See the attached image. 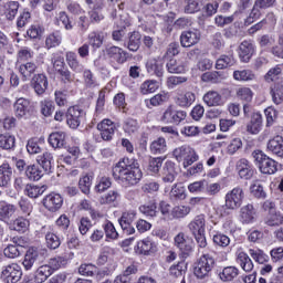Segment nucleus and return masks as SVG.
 Returning <instances> with one entry per match:
<instances>
[{
    "mask_svg": "<svg viewBox=\"0 0 283 283\" xmlns=\"http://www.w3.org/2000/svg\"><path fill=\"white\" fill-rule=\"evenodd\" d=\"M113 178L125 187H134L140 182L143 171L136 159L125 157L113 167Z\"/></svg>",
    "mask_w": 283,
    "mask_h": 283,
    "instance_id": "nucleus-1",
    "label": "nucleus"
},
{
    "mask_svg": "<svg viewBox=\"0 0 283 283\" xmlns=\"http://www.w3.org/2000/svg\"><path fill=\"white\" fill-rule=\"evenodd\" d=\"M214 266L216 259H213L211 254H203L193 264V275H196L198 280H205L209 277Z\"/></svg>",
    "mask_w": 283,
    "mask_h": 283,
    "instance_id": "nucleus-2",
    "label": "nucleus"
},
{
    "mask_svg": "<svg viewBox=\"0 0 283 283\" xmlns=\"http://www.w3.org/2000/svg\"><path fill=\"white\" fill-rule=\"evenodd\" d=\"M252 157L261 174L271 176L277 171V161L266 156L262 150H254Z\"/></svg>",
    "mask_w": 283,
    "mask_h": 283,
    "instance_id": "nucleus-3",
    "label": "nucleus"
},
{
    "mask_svg": "<svg viewBox=\"0 0 283 283\" xmlns=\"http://www.w3.org/2000/svg\"><path fill=\"white\" fill-rule=\"evenodd\" d=\"M224 200L226 203L223 206V212L221 216H229L231 211H235V209H240V207H242V201L244 200V190L237 187L226 195Z\"/></svg>",
    "mask_w": 283,
    "mask_h": 283,
    "instance_id": "nucleus-4",
    "label": "nucleus"
},
{
    "mask_svg": "<svg viewBox=\"0 0 283 283\" xmlns=\"http://www.w3.org/2000/svg\"><path fill=\"white\" fill-rule=\"evenodd\" d=\"M237 263L239 266L244 271V273H251L245 276H242V280L244 283H255L258 280V272L253 271L255 269V265L253 264V261L247 254V252H239L237 255Z\"/></svg>",
    "mask_w": 283,
    "mask_h": 283,
    "instance_id": "nucleus-5",
    "label": "nucleus"
},
{
    "mask_svg": "<svg viewBox=\"0 0 283 283\" xmlns=\"http://www.w3.org/2000/svg\"><path fill=\"white\" fill-rule=\"evenodd\" d=\"M172 154L178 163H184L185 169H187V167H191L193 163L198 161V154H196V150L189 145L176 148Z\"/></svg>",
    "mask_w": 283,
    "mask_h": 283,
    "instance_id": "nucleus-6",
    "label": "nucleus"
},
{
    "mask_svg": "<svg viewBox=\"0 0 283 283\" xmlns=\"http://www.w3.org/2000/svg\"><path fill=\"white\" fill-rule=\"evenodd\" d=\"M23 276V270L18 263H10L1 268L0 279L4 283H17Z\"/></svg>",
    "mask_w": 283,
    "mask_h": 283,
    "instance_id": "nucleus-7",
    "label": "nucleus"
},
{
    "mask_svg": "<svg viewBox=\"0 0 283 283\" xmlns=\"http://www.w3.org/2000/svg\"><path fill=\"white\" fill-rule=\"evenodd\" d=\"M44 260L45 255L43 254V250L38 248H29L22 264L25 271H31L33 266H39V264L43 263Z\"/></svg>",
    "mask_w": 283,
    "mask_h": 283,
    "instance_id": "nucleus-8",
    "label": "nucleus"
},
{
    "mask_svg": "<svg viewBox=\"0 0 283 283\" xmlns=\"http://www.w3.org/2000/svg\"><path fill=\"white\" fill-rule=\"evenodd\" d=\"M185 118H187V112L177 109L174 105L168 106L161 116L163 123L167 125H180Z\"/></svg>",
    "mask_w": 283,
    "mask_h": 283,
    "instance_id": "nucleus-9",
    "label": "nucleus"
},
{
    "mask_svg": "<svg viewBox=\"0 0 283 283\" xmlns=\"http://www.w3.org/2000/svg\"><path fill=\"white\" fill-rule=\"evenodd\" d=\"M85 118V111L81 106H71L66 112V124L71 129H78Z\"/></svg>",
    "mask_w": 283,
    "mask_h": 283,
    "instance_id": "nucleus-10",
    "label": "nucleus"
},
{
    "mask_svg": "<svg viewBox=\"0 0 283 283\" xmlns=\"http://www.w3.org/2000/svg\"><path fill=\"white\" fill-rule=\"evenodd\" d=\"M97 129L102 139L109 142L114 138V134L116 133V124H114V122L111 119H104L97 124Z\"/></svg>",
    "mask_w": 283,
    "mask_h": 283,
    "instance_id": "nucleus-11",
    "label": "nucleus"
},
{
    "mask_svg": "<svg viewBox=\"0 0 283 283\" xmlns=\"http://www.w3.org/2000/svg\"><path fill=\"white\" fill-rule=\"evenodd\" d=\"M200 31L196 29L184 31L180 35L181 48H193L200 43Z\"/></svg>",
    "mask_w": 283,
    "mask_h": 283,
    "instance_id": "nucleus-12",
    "label": "nucleus"
},
{
    "mask_svg": "<svg viewBox=\"0 0 283 283\" xmlns=\"http://www.w3.org/2000/svg\"><path fill=\"white\" fill-rule=\"evenodd\" d=\"M146 70L150 76L163 78L165 76V62L160 59H150L146 62Z\"/></svg>",
    "mask_w": 283,
    "mask_h": 283,
    "instance_id": "nucleus-13",
    "label": "nucleus"
},
{
    "mask_svg": "<svg viewBox=\"0 0 283 283\" xmlns=\"http://www.w3.org/2000/svg\"><path fill=\"white\" fill-rule=\"evenodd\" d=\"M43 206L49 211H59L63 207V197L59 193H50L43 199Z\"/></svg>",
    "mask_w": 283,
    "mask_h": 283,
    "instance_id": "nucleus-14",
    "label": "nucleus"
},
{
    "mask_svg": "<svg viewBox=\"0 0 283 283\" xmlns=\"http://www.w3.org/2000/svg\"><path fill=\"white\" fill-rule=\"evenodd\" d=\"M237 171L240 178H244V180H251L253 178V165L244 158L237 163Z\"/></svg>",
    "mask_w": 283,
    "mask_h": 283,
    "instance_id": "nucleus-15",
    "label": "nucleus"
},
{
    "mask_svg": "<svg viewBox=\"0 0 283 283\" xmlns=\"http://www.w3.org/2000/svg\"><path fill=\"white\" fill-rule=\"evenodd\" d=\"M106 54L109 59H113V61H116V63H119L120 65H123V63H126L128 59L127 51L118 46L106 48Z\"/></svg>",
    "mask_w": 283,
    "mask_h": 283,
    "instance_id": "nucleus-16",
    "label": "nucleus"
},
{
    "mask_svg": "<svg viewBox=\"0 0 283 283\" xmlns=\"http://www.w3.org/2000/svg\"><path fill=\"white\" fill-rule=\"evenodd\" d=\"M254 52H255V46L253 45V42L249 40L243 41L239 46V56L242 63H249Z\"/></svg>",
    "mask_w": 283,
    "mask_h": 283,
    "instance_id": "nucleus-17",
    "label": "nucleus"
},
{
    "mask_svg": "<svg viewBox=\"0 0 283 283\" xmlns=\"http://www.w3.org/2000/svg\"><path fill=\"white\" fill-rule=\"evenodd\" d=\"M175 247L179 249L184 258H187L192 251L191 242L185 238V233L180 232L175 237Z\"/></svg>",
    "mask_w": 283,
    "mask_h": 283,
    "instance_id": "nucleus-18",
    "label": "nucleus"
},
{
    "mask_svg": "<svg viewBox=\"0 0 283 283\" xmlns=\"http://www.w3.org/2000/svg\"><path fill=\"white\" fill-rule=\"evenodd\" d=\"M31 85L38 96L45 94V90H48V76L45 74L34 75L31 80Z\"/></svg>",
    "mask_w": 283,
    "mask_h": 283,
    "instance_id": "nucleus-19",
    "label": "nucleus"
},
{
    "mask_svg": "<svg viewBox=\"0 0 283 283\" xmlns=\"http://www.w3.org/2000/svg\"><path fill=\"white\" fill-rule=\"evenodd\" d=\"M268 151H271L274 156H279V158H283V137L276 135L270 139L268 142Z\"/></svg>",
    "mask_w": 283,
    "mask_h": 283,
    "instance_id": "nucleus-20",
    "label": "nucleus"
},
{
    "mask_svg": "<svg viewBox=\"0 0 283 283\" xmlns=\"http://www.w3.org/2000/svg\"><path fill=\"white\" fill-rule=\"evenodd\" d=\"M17 213V206L8 203L6 201H0V221L10 222L12 216Z\"/></svg>",
    "mask_w": 283,
    "mask_h": 283,
    "instance_id": "nucleus-21",
    "label": "nucleus"
},
{
    "mask_svg": "<svg viewBox=\"0 0 283 283\" xmlns=\"http://www.w3.org/2000/svg\"><path fill=\"white\" fill-rule=\"evenodd\" d=\"M163 182L171 184L176 180V164L166 161L161 170Z\"/></svg>",
    "mask_w": 283,
    "mask_h": 283,
    "instance_id": "nucleus-22",
    "label": "nucleus"
},
{
    "mask_svg": "<svg viewBox=\"0 0 283 283\" xmlns=\"http://www.w3.org/2000/svg\"><path fill=\"white\" fill-rule=\"evenodd\" d=\"M203 103H206L208 107H220V105H222V95L217 91H208L203 95Z\"/></svg>",
    "mask_w": 283,
    "mask_h": 283,
    "instance_id": "nucleus-23",
    "label": "nucleus"
},
{
    "mask_svg": "<svg viewBox=\"0 0 283 283\" xmlns=\"http://www.w3.org/2000/svg\"><path fill=\"white\" fill-rule=\"evenodd\" d=\"M14 112L18 118H23L30 112V99L20 97L14 103Z\"/></svg>",
    "mask_w": 283,
    "mask_h": 283,
    "instance_id": "nucleus-24",
    "label": "nucleus"
},
{
    "mask_svg": "<svg viewBox=\"0 0 283 283\" xmlns=\"http://www.w3.org/2000/svg\"><path fill=\"white\" fill-rule=\"evenodd\" d=\"M262 130V114L254 113L251 116V120L247 126V132L249 134H260Z\"/></svg>",
    "mask_w": 283,
    "mask_h": 283,
    "instance_id": "nucleus-25",
    "label": "nucleus"
},
{
    "mask_svg": "<svg viewBox=\"0 0 283 283\" xmlns=\"http://www.w3.org/2000/svg\"><path fill=\"white\" fill-rule=\"evenodd\" d=\"M137 249L142 255H151V253H156L158 251V248L156 247V243H154L149 239H144L137 243Z\"/></svg>",
    "mask_w": 283,
    "mask_h": 283,
    "instance_id": "nucleus-26",
    "label": "nucleus"
},
{
    "mask_svg": "<svg viewBox=\"0 0 283 283\" xmlns=\"http://www.w3.org/2000/svg\"><path fill=\"white\" fill-rule=\"evenodd\" d=\"M52 268L50 265L44 264L36 269L34 273V282L35 283H43L48 282V279L52 275Z\"/></svg>",
    "mask_w": 283,
    "mask_h": 283,
    "instance_id": "nucleus-27",
    "label": "nucleus"
},
{
    "mask_svg": "<svg viewBox=\"0 0 283 283\" xmlns=\"http://www.w3.org/2000/svg\"><path fill=\"white\" fill-rule=\"evenodd\" d=\"M12 180V167L10 164H2L0 166V187H8Z\"/></svg>",
    "mask_w": 283,
    "mask_h": 283,
    "instance_id": "nucleus-28",
    "label": "nucleus"
},
{
    "mask_svg": "<svg viewBox=\"0 0 283 283\" xmlns=\"http://www.w3.org/2000/svg\"><path fill=\"white\" fill-rule=\"evenodd\" d=\"M36 161L39 165H41L46 174H50L52 171V163H54V156H52V153L50 151H44L42 155L38 156Z\"/></svg>",
    "mask_w": 283,
    "mask_h": 283,
    "instance_id": "nucleus-29",
    "label": "nucleus"
},
{
    "mask_svg": "<svg viewBox=\"0 0 283 283\" xmlns=\"http://www.w3.org/2000/svg\"><path fill=\"white\" fill-rule=\"evenodd\" d=\"M19 1H8L3 4V14L8 21H13L19 12Z\"/></svg>",
    "mask_w": 283,
    "mask_h": 283,
    "instance_id": "nucleus-30",
    "label": "nucleus"
},
{
    "mask_svg": "<svg viewBox=\"0 0 283 283\" xmlns=\"http://www.w3.org/2000/svg\"><path fill=\"white\" fill-rule=\"evenodd\" d=\"M235 56L233 53H230L228 55H221L217 62H216V69L217 70H227V67H233L235 65Z\"/></svg>",
    "mask_w": 283,
    "mask_h": 283,
    "instance_id": "nucleus-31",
    "label": "nucleus"
},
{
    "mask_svg": "<svg viewBox=\"0 0 283 283\" xmlns=\"http://www.w3.org/2000/svg\"><path fill=\"white\" fill-rule=\"evenodd\" d=\"M66 63L73 72H76L77 74H81L83 72L84 67L83 64L78 61V56L74 52H67L66 53Z\"/></svg>",
    "mask_w": 283,
    "mask_h": 283,
    "instance_id": "nucleus-32",
    "label": "nucleus"
},
{
    "mask_svg": "<svg viewBox=\"0 0 283 283\" xmlns=\"http://www.w3.org/2000/svg\"><path fill=\"white\" fill-rule=\"evenodd\" d=\"M24 176H27L28 180L38 181L43 178V170L39 165H29L25 168Z\"/></svg>",
    "mask_w": 283,
    "mask_h": 283,
    "instance_id": "nucleus-33",
    "label": "nucleus"
},
{
    "mask_svg": "<svg viewBox=\"0 0 283 283\" xmlns=\"http://www.w3.org/2000/svg\"><path fill=\"white\" fill-rule=\"evenodd\" d=\"M17 145V137L10 133L0 134V149H14Z\"/></svg>",
    "mask_w": 283,
    "mask_h": 283,
    "instance_id": "nucleus-34",
    "label": "nucleus"
},
{
    "mask_svg": "<svg viewBox=\"0 0 283 283\" xmlns=\"http://www.w3.org/2000/svg\"><path fill=\"white\" fill-rule=\"evenodd\" d=\"M49 143L51 147L54 149H61V147H65V133L64 132H55L49 136Z\"/></svg>",
    "mask_w": 283,
    "mask_h": 283,
    "instance_id": "nucleus-35",
    "label": "nucleus"
},
{
    "mask_svg": "<svg viewBox=\"0 0 283 283\" xmlns=\"http://www.w3.org/2000/svg\"><path fill=\"white\" fill-rule=\"evenodd\" d=\"M238 275H240V270L238 268L226 266L219 274V277L222 282H233Z\"/></svg>",
    "mask_w": 283,
    "mask_h": 283,
    "instance_id": "nucleus-36",
    "label": "nucleus"
},
{
    "mask_svg": "<svg viewBox=\"0 0 283 283\" xmlns=\"http://www.w3.org/2000/svg\"><path fill=\"white\" fill-rule=\"evenodd\" d=\"M48 190V186H36L32 184H28L24 188V193L29 198H39V196H43Z\"/></svg>",
    "mask_w": 283,
    "mask_h": 283,
    "instance_id": "nucleus-37",
    "label": "nucleus"
},
{
    "mask_svg": "<svg viewBox=\"0 0 283 283\" xmlns=\"http://www.w3.org/2000/svg\"><path fill=\"white\" fill-rule=\"evenodd\" d=\"M166 67L170 74H184L187 71V65L180 60H169Z\"/></svg>",
    "mask_w": 283,
    "mask_h": 283,
    "instance_id": "nucleus-38",
    "label": "nucleus"
},
{
    "mask_svg": "<svg viewBox=\"0 0 283 283\" xmlns=\"http://www.w3.org/2000/svg\"><path fill=\"white\" fill-rule=\"evenodd\" d=\"M19 72L22 76V81L32 78V74L36 72V64L34 62H27L19 66Z\"/></svg>",
    "mask_w": 283,
    "mask_h": 283,
    "instance_id": "nucleus-39",
    "label": "nucleus"
},
{
    "mask_svg": "<svg viewBox=\"0 0 283 283\" xmlns=\"http://www.w3.org/2000/svg\"><path fill=\"white\" fill-rule=\"evenodd\" d=\"M205 227H206V221L203 216L196 217L195 220L191 221L188 226L192 235H196L198 233H205Z\"/></svg>",
    "mask_w": 283,
    "mask_h": 283,
    "instance_id": "nucleus-40",
    "label": "nucleus"
},
{
    "mask_svg": "<svg viewBox=\"0 0 283 283\" xmlns=\"http://www.w3.org/2000/svg\"><path fill=\"white\" fill-rule=\"evenodd\" d=\"M140 32L133 31L132 33H129L127 49L130 52H138V50H140Z\"/></svg>",
    "mask_w": 283,
    "mask_h": 283,
    "instance_id": "nucleus-41",
    "label": "nucleus"
},
{
    "mask_svg": "<svg viewBox=\"0 0 283 283\" xmlns=\"http://www.w3.org/2000/svg\"><path fill=\"white\" fill-rule=\"evenodd\" d=\"M195 102L196 94H193L192 92L181 94L176 99V104L179 105V107H191V105H193Z\"/></svg>",
    "mask_w": 283,
    "mask_h": 283,
    "instance_id": "nucleus-42",
    "label": "nucleus"
},
{
    "mask_svg": "<svg viewBox=\"0 0 283 283\" xmlns=\"http://www.w3.org/2000/svg\"><path fill=\"white\" fill-rule=\"evenodd\" d=\"M94 180V177L92 175H83L78 180V189L84 193L85 196H90V191L92 189V181Z\"/></svg>",
    "mask_w": 283,
    "mask_h": 283,
    "instance_id": "nucleus-43",
    "label": "nucleus"
},
{
    "mask_svg": "<svg viewBox=\"0 0 283 283\" xmlns=\"http://www.w3.org/2000/svg\"><path fill=\"white\" fill-rule=\"evenodd\" d=\"M30 228V221L23 217L17 218L10 226L12 231H18V233H25Z\"/></svg>",
    "mask_w": 283,
    "mask_h": 283,
    "instance_id": "nucleus-44",
    "label": "nucleus"
},
{
    "mask_svg": "<svg viewBox=\"0 0 283 283\" xmlns=\"http://www.w3.org/2000/svg\"><path fill=\"white\" fill-rule=\"evenodd\" d=\"M19 239L13 238V244H8L4 250V256L9 258L10 260H14L15 258H19L21 255V250H19Z\"/></svg>",
    "mask_w": 283,
    "mask_h": 283,
    "instance_id": "nucleus-45",
    "label": "nucleus"
},
{
    "mask_svg": "<svg viewBox=\"0 0 283 283\" xmlns=\"http://www.w3.org/2000/svg\"><path fill=\"white\" fill-rule=\"evenodd\" d=\"M241 220L245 224H249L255 220V208H253V205H247L241 208Z\"/></svg>",
    "mask_w": 283,
    "mask_h": 283,
    "instance_id": "nucleus-46",
    "label": "nucleus"
},
{
    "mask_svg": "<svg viewBox=\"0 0 283 283\" xmlns=\"http://www.w3.org/2000/svg\"><path fill=\"white\" fill-rule=\"evenodd\" d=\"M169 101V94L167 93H158L153 96L150 99H146L145 103L147 107H158L163 105V103H167Z\"/></svg>",
    "mask_w": 283,
    "mask_h": 283,
    "instance_id": "nucleus-47",
    "label": "nucleus"
},
{
    "mask_svg": "<svg viewBox=\"0 0 283 283\" xmlns=\"http://www.w3.org/2000/svg\"><path fill=\"white\" fill-rule=\"evenodd\" d=\"M185 3L184 12L186 14H196V12H200L202 7V0H185Z\"/></svg>",
    "mask_w": 283,
    "mask_h": 283,
    "instance_id": "nucleus-48",
    "label": "nucleus"
},
{
    "mask_svg": "<svg viewBox=\"0 0 283 283\" xmlns=\"http://www.w3.org/2000/svg\"><path fill=\"white\" fill-rule=\"evenodd\" d=\"M272 101L275 105H282L283 103V84L276 83L271 88Z\"/></svg>",
    "mask_w": 283,
    "mask_h": 283,
    "instance_id": "nucleus-49",
    "label": "nucleus"
},
{
    "mask_svg": "<svg viewBox=\"0 0 283 283\" xmlns=\"http://www.w3.org/2000/svg\"><path fill=\"white\" fill-rule=\"evenodd\" d=\"M151 154H165L167 151V140L159 137L150 144Z\"/></svg>",
    "mask_w": 283,
    "mask_h": 283,
    "instance_id": "nucleus-50",
    "label": "nucleus"
},
{
    "mask_svg": "<svg viewBox=\"0 0 283 283\" xmlns=\"http://www.w3.org/2000/svg\"><path fill=\"white\" fill-rule=\"evenodd\" d=\"M233 78L243 82L255 81V73L251 70L234 71Z\"/></svg>",
    "mask_w": 283,
    "mask_h": 283,
    "instance_id": "nucleus-51",
    "label": "nucleus"
},
{
    "mask_svg": "<svg viewBox=\"0 0 283 283\" xmlns=\"http://www.w3.org/2000/svg\"><path fill=\"white\" fill-rule=\"evenodd\" d=\"M105 40V33L103 32H92L88 34V43L94 50H98L101 45H103V41Z\"/></svg>",
    "mask_w": 283,
    "mask_h": 283,
    "instance_id": "nucleus-52",
    "label": "nucleus"
},
{
    "mask_svg": "<svg viewBox=\"0 0 283 283\" xmlns=\"http://www.w3.org/2000/svg\"><path fill=\"white\" fill-rule=\"evenodd\" d=\"M265 224H268V227H280V224H283L282 213L270 211L269 216L265 219Z\"/></svg>",
    "mask_w": 283,
    "mask_h": 283,
    "instance_id": "nucleus-53",
    "label": "nucleus"
},
{
    "mask_svg": "<svg viewBox=\"0 0 283 283\" xmlns=\"http://www.w3.org/2000/svg\"><path fill=\"white\" fill-rule=\"evenodd\" d=\"M61 41H63V38L61 36V32L56 31V32L48 35V38L45 40V46L49 50L52 48H56V46L61 45Z\"/></svg>",
    "mask_w": 283,
    "mask_h": 283,
    "instance_id": "nucleus-54",
    "label": "nucleus"
},
{
    "mask_svg": "<svg viewBox=\"0 0 283 283\" xmlns=\"http://www.w3.org/2000/svg\"><path fill=\"white\" fill-rule=\"evenodd\" d=\"M249 253L254 262H258V264H264V262H269V255H266V253L260 249H250Z\"/></svg>",
    "mask_w": 283,
    "mask_h": 283,
    "instance_id": "nucleus-55",
    "label": "nucleus"
},
{
    "mask_svg": "<svg viewBox=\"0 0 283 283\" xmlns=\"http://www.w3.org/2000/svg\"><path fill=\"white\" fill-rule=\"evenodd\" d=\"M120 198V192L118 190H111L106 195L102 196L99 199L101 205H112Z\"/></svg>",
    "mask_w": 283,
    "mask_h": 283,
    "instance_id": "nucleus-56",
    "label": "nucleus"
},
{
    "mask_svg": "<svg viewBox=\"0 0 283 283\" xmlns=\"http://www.w3.org/2000/svg\"><path fill=\"white\" fill-rule=\"evenodd\" d=\"M140 213L144 216H148L149 218H156L158 216V207H156L155 202H150L139 207Z\"/></svg>",
    "mask_w": 283,
    "mask_h": 283,
    "instance_id": "nucleus-57",
    "label": "nucleus"
},
{
    "mask_svg": "<svg viewBox=\"0 0 283 283\" xmlns=\"http://www.w3.org/2000/svg\"><path fill=\"white\" fill-rule=\"evenodd\" d=\"M158 90V82L154 80H147L140 85V93L142 94H154Z\"/></svg>",
    "mask_w": 283,
    "mask_h": 283,
    "instance_id": "nucleus-58",
    "label": "nucleus"
},
{
    "mask_svg": "<svg viewBox=\"0 0 283 283\" xmlns=\"http://www.w3.org/2000/svg\"><path fill=\"white\" fill-rule=\"evenodd\" d=\"M191 213V208L189 206H176L171 210L172 218H176L177 220L180 218H186V216H189Z\"/></svg>",
    "mask_w": 283,
    "mask_h": 283,
    "instance_id": "nucleus-59",
    "label": "nucleus"
},
{
    "mask_svg": "<svg viewBox=\"0 0 283 283\" xmlns=\"http://www.w3.org/2000/svg\"><path fill=\"white\" fill-rule=\"evenodd\" d=\"M45 240H46V247L49 249H59L61 247V238L56 235L54 232H48L45 234Z\"/></svg>",
    "mask_w": 283,
    "mask_h": 283,
    "instance_id": "nucleus-60",
    "label": "nucleus"
},
{
    "mask_svg": "<svg viewBox=\"0 0 283 283\" xmlns=\"http://www.w3.org/2000/svg\"><path fill=\"white\" fill-rule=\"evenodd\" d=\"M237 97L245 103L253 101V91L249 87H240L237 90Z\"/></svg>",
    "mask_w": 283,
    "mask_h": 283,
    "instance_id": "nucleus-61",
    "label": "nucleus"
},
{
    "mask_svg": "<svg viewBox=\"0 0 283 283\" xmlns=\"http://www.w3.org/2000/svg\"><path fill=\"white\" fill-rule=\"evenodd\" d=\"M212 240L217 247H221L222 249L229 247L231 244V239L223 233L217 232L213 237Z\"/></svg>",
    "mask_w": 283,
    "mask_h": 283,
    "instance_id": "nucleus-62",
    "label": "nucleus"
},
{
    "mask_svg": "<svg viewBox=\"0 0 283 283\" xmlns=\"http://www.w3.org/2000/svg\"><path fill=\"white\" fill-rule=\"evenodd\" d=\"M185 188L179 185H175L170 190L171 200H185L187 198V193L185 192Z\"/></svg>",
    "mask_w": 283,
    "mask_h": 283,
    "instance_id": "nucleus-63",
    "label": "nucleus"
},
{
    "mask_svg": "<svg viewBox=\"0 0 283 283\" xmlns=\"http://www.w3.org/2000/svg\"><path fill=\"white\" fill-rule=\"evenodd\" d=\"M134 220H136V211H126V212H123L118 222L120 227L127 228L129 227V224H132V222H134Z\"/></svg>",
    "mask_w": 283,
    "mask_h": 283,
    "instance_id": "nucleus-64",
    "label": "nucleus"
}]
</instances>
